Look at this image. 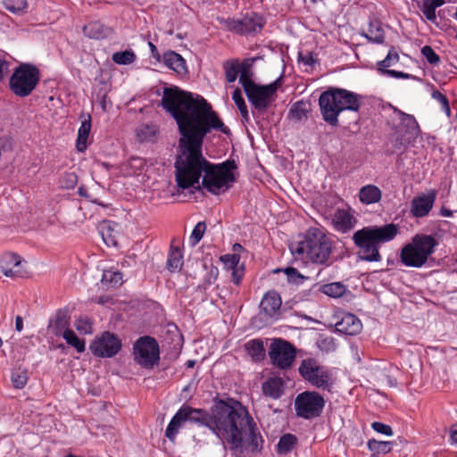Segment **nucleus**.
<instances>
[{
  "mask_svg": "<svg viewBox=\"0 0 457 457\" xmlns=\"http://www.w3.org/2000/svg\"><path fill=\"white\" fill-rule=\"evenodd\" d=\"M162 105L175 119L180 133L175 163L179 188H199L204 173L202 184L209 192L218 195L227 191L235 181L236 162L228 160L212 165L203 156L202 145L204 137L212 129L228 134V129L203 96H194L177 87H165Z\"/></svg>",
  "mask_w": 457,
  "mask_h": 457,
  "instance_id": "f257e3e1",
  "label": "nucleus"
},
{
  "mask_svg": "<svg viewBox=\"0 0 457 457\" xmlns=\"http://www.w3.org/2000/svg\"><path fill=\"white\" fill-rule=\"evenodd\" d=\"M205 427L230 450L242 453L244 449L257 452L262 448L263 440L256 423L239 402L218 403L206 418Z\"/></svg>",
  "mask_w": 457,
  "mask_h": 457,
  "instance_id": "f03ea898",
  "label": "nucleus"
},
{
  "mask_svg": "<svg viewBox=\"0 0 457 457\" xmlns=\"http://www.w3.org/2000/svg\"><path fill=\"white\" fill-rule=\"evenodd\" d=\"M398 234V227L394 224L369 226L355 231L353 241L358 251V258L365 262H380L379 245L393 240Z\"/></svg>",
  "mask_w": 457,
  "mask_h": 457,
  "instance_id": "7ed1b4c3",
  "label": "nucleus"
},
{
  "mask_svg": "<svg viewBox=\"0 0 457 457\" xmlns=\"http://www.w3.org/2000/svg\"><path fill=\"white\" fill-rule=\"evenodd\" d=\"M293 255L315 264H325L332 253V242L323 229L310 228L304 238L290 245Z\"/></svg>",
  "mask_w": 457,
  "mask_h": 457,
  "instance_id": "20e7f679",
  "label": "nucleus"
},
{
  "mask_svg": "<svg viewBox=\"0 0 457 457\" xmlns=\"http://www.w3.org/2000/svg\"><path fill=\"white\" fill-rule=\"evenodd\" d=\"M437 245L436 239L431 235L417 234L411 241L401 250V262L410 268L423 267Z\"/></svg>",
  "mask_w": 457,
  "mask_h": 457,
  "instance_id": "39448f33",
  "label": "nucleus"
},
{
  "mask_svg": "<svg viewBox=\"0 0 457 457\" xmlns=\"http://www.w3.org/2000/svg\"><path fill=\"white\" fill-rule=\"evenodd\" d=\"M39 79L40 72L36 66L21 63L10 77V90L17 96L26 97L34 91Z\"/></svg>",
  "mask_w": 457,
  "mask_h": 457,
  "instance_id": "423d86ee",
  "label": "nucleus"
},
{
  "mask_svg": "<svg viewBox=\"0 0 457 457\" xmlns=\"http://www.w3.org/2000/svg\"><path fill=\"white\" fill-rule=\"evenodd\" d=\"M301 377L315 387L329 389L332 384V376L328 369L322 366L314 358H306L298 367Z\"/></svg>",
  "mask_w": 457,
  "mask_h": 457,
  "instance_id": "0eeeda50",
  "label": "nucleus"
},
{
  "mask_svg": "<svg viewBox=\"0 0 457 457\" xmlns=\"http://www.w3.org/2000/svg\"><path fill=\"white\" fill-rule=\"evenodd\" d=\"M324 406V398L315 391L303 392L295 400L296 415L306 420L319 417Z\"/></svg>",
  "mask_w": 457,
  "mask_h": 457,
  "instance_id": "6e6552de",
  "label": "nucleus"
},
{
  "mask_svg": "<svg viewBox=\"0 0 457 457\" xmlns=\"http://www.w3.org/2000/svg\"><path fill=\"white\" fill-rule=\"evenodd\" d=\"M295 348L287 341L274 339L270 346L269 355L272 363L279 369L292 366L295 359Z\"/></svg>",
  "mask_w": 457,
  "mask_h": 457,
  "instance_id": "1a4fd4ad",
  "label": "nucleus"
},
{
  "mask_svg": "<svg viewBox=\"0 0 457 457\" xmlns=\"http://www.w3.org/2000/svg\"><path fill=\"white\" fill-rule=\"evenodd\" d=\"M279 81L277 79L265 86L255 85L245 91L249 102L256 110L264 112L268 108L279 87Z\"/></svg>",
  "mask_w": 457,
  "mask_h": 457,
  "instance_id": "9d476101",
  "label": "nucleus"
},
{
  "mask_svg": "<svg viewBox=\"0 0 457 457\" xmlns=\"http://www.w3.org/2000/svg\"><path fill=\"white\" fill-rule=\"evenodd\" d=\"M120 348V340L114 334L108 331L96 337L90 345L92 353L101 358H111L116 355Z\"/></svg>",
  "mask_w": 457,
  "mask_h": 457,
  "instance_id": "9b49d317",
  "label": "nucleus"
},
{
  "mask_svg": "<svg viewBox=\"0 0 457 457\" xmlns=\"http://www.w3.org/2000/svg\"><path fill=\"white\" fill-rule=\"evenodd\" d=\"M338 95L337 88L323 92L319 98V105L323 120L331 126L338 124L340 108L337 104Z\"/></svg>",
  "mask_w": 457,
  "mask_h": 457,
  "instance_id": "f8f14e48",
  "label": "nucleus"
},
{
  "mask_svg": "<svg viewBox=\"0 0 457 457\" xmlns=\"http://www.w3.org/2000/svg\"><path fill=\"white\" fill-rule=\"evenodd\" d=\"M227 28L235 33L246 34L261 31L264 21L262 16L252 13L245 15L241 20L228 19L225 21Z\"/></svg>",
  "mask_w": 457,
  "mask_h": 457,
  "instance_id": "ddd939ff",
  "label": "nucleus"
},
{
  "mask_svg": "<svg viewBox=\"0 0 457 457\" xmlns=\"http://www.w3.org/2000/svg\"><path fill=\"white\" fill-rule=\"evenodd\" d=\"M437 192L435 189H429L426 193L416 195L411 202L410 212L415 218H423L432 210L436 202Z\"/></svg>",
  "mask_w": 457,
  "mask_h": 457,
  "instance_id": "4468645a",
  "label": "nucleus"
},
{
  "mask_svg": "<svg viewBox=\"0 0 457 457\" xmlns=\"http://www.w3.org/2000/svg\"><path fill=\"white\" fill-rule=\"evenodd\" d=\"M336 319L337 320L334 323L335 328L341 334L353 336L360 333L362 329L361 321L352 313L342 312Z\"/></svg>",
  "mask_w": 457,
  "mask_h": 457,
  "instance_id": "2eb2a0df",
  "label": "nucleus"
},
{
  "mask_svg": "<svg viewBox=\"0 0 457 457\" xmlns=\"http://www.w3.org/2000/svg\"><path fill=\"white\" fill-rule=\"evenodd\" d=\"M281 297L274 290L267 292L260 303L261 314L266 319H278L280 314Z\"/></svg>",
  "mask_w": 457,
  "mask_h": 457,
  "instance_id": "dca6fc26",
  "label": "nucleus"
},
{
  "mask_svg": "<svg viewBox=\"0 0 457 457\" xmlns=\"http://www.w3.org/2000/svg\"><path fill=\"white\" fill-rule=\"evenodd\" d=\"M331 222L335 230L346 233L355 227L357 220L350 209H337L332 217Z\"/></svg>",
  "mask_w": 457,
  "mask_h": 457,
  "instance_id": "f3484780",
  "label": "nucleus"
},
{
  "mask_svg": "<svg viewBox=\"0 0 457 457\" xmlns=\"http://www.w3.org/2000/svg\"><path fill=\"white\" fill-rule=\"evenodd\" d=\"M0 270L6 277H22L21 258L14 253H5L0 259Z\"/></svg>",
  "mask_w": 457,
  "mask_h": 457,
  "instance_id": "a211bd4d",
  "label": "nucleus"
},
{
  "mask_svg": "<svg viewBox=\"0 0 457 457\" xmlns=\"http://www.w3.org/2000/svg\"><path fill=\"white\" fill-rule=\"evenodd\" d=\"M160 347L158 342L145 336V370H153L160 363Z\"/></svg>",
  "mask_w": 457,
  "mask_h": 457,
  "instance_id": "6ab92c4d",
  "label": "nucleus"
},
{
  "mask_svg": "<svg viewBox=\"0 0 457 457\" xmlns=\"http://www.w3.org/2000/svg\"><path fill=\"white\" fill-rule=\"evenodd\" d=\"M225 268L231 271L232 280L235 284L238 285L244 276L245 268L239 265L240 255L237 253H228L220 257Z\"/></svg>",
  "mask_w": 457,
  "mask_h": 457,
  "instance_id": "aec40b11",
  "label": "nucleus"
},
{
  "mask_svg": "<svg viewBox=\"0 0 457 457\" xmlns=\"http://www.w3.org/2000/svg\"><path fill=\"white\" fill-rule=\"evenodd\" d=\"M338 95L337 104L340 113L344 111L356 112L360 108V96L346 89L337 88Z\"/></svg>",
  "mask_w": 457,
  "mask_h": 457,
  "instance_id": "412c9836",
  "label": "nucleus"
},
{
  "mask_svg": "<svg viewBox=\"0 0 457 457\" xmlns=\"http://www.w3.org/2000/svg\"><path fill=\"white\" fill-rule=\"evenodd\" d=\"M117 225L112 221H104L99 227L102 238L107 246H118L119 232Z\"/></svg>",
  "mask_w": 457,
  "mask_h": 457,
  "instance_id": "4be33fe9",
  "label": "nucleus"
},
{
  "mask_svg": "<svg viewBox=\"0 0 457 457\" xmlns=\"http://www.w3.org/2000/svg\"><path fill=\"white\" fill-rule=\"evenodd\" d=\"M91 131V117L89 114L84 117L81 121L80 127L78 130V137L76 140V148L79 152L83 153L87 147V139Z\"/></svg>",
  "mask_w": 457,
  "mask_h": 457,
  "instance_id": "5701e85b",
  "label": "nucleus"
},
{
  "mask_svg": "<svg viewBox=\"0 0 457 457\" xmlns=\"http://www.w3.org/2000/svg\"><path fill=\"white\" fill-rule=\"evenodd\" d=\"M401 124L405 129L406 140L411 141L419 137L420 133V126L411 114L400 112Z\"/></svg>",
  "mask_w": 457,
  "mask_h": 457,
  "instance_id": "b1692460",
  "label": "nucleus"
},
{
  "mask_svg": "<svg viewBox=\"0 0 457 457\" xmlns=\"http://www.w3.org/2000/svg\"><path fill=\"white\" fill-rule=\"evenodd\" d=\"M70 320L71 317L69 314L68 310L62 309L59 310L55 317L54 319L52 328L54 332V334L58 337L64 334L66 331H69L71 328L70 327Z\"/></svg>",
  "mask_w": 457,
  "mask_h": 457,
  "instance_id": "393cba45",
  "label": "nucleus"
},
{
  "mask_svg": "<svg viewBox=\"0 0 457 457\" xmlns=\"http://www.w3.org/2000/svg\"><path fill=\"white\" fill-rule=\"evenodd\" d=\"M284 383L280 378H270L262 384V392L266 396L278 399L283 395Z\"/></svg>",
  "mask_w": 457,
  "mask_h": 457,
  "instance_id": "a878e982",
  "label": "nucleus"
},
{
  "mask_svg": "<svg viewBox=\"0 0 457 457\" xmlns=\"http://www.w3.org/2000/svg\"><path fill=\"white\" fill-rule=\"evenodd\" d=\"M381 190L375 185H366L359 191V199L364 204H372L380 201Z\"/></svg>",
  "mask_w": 457,
  "mask_h": 457,
  "instance_id": "bb28decb",
  "label": "nucleus"
},
{
  "mask_svg": "<svg viewBox=\"0 0 457 457\" xmlns=\"http://www.w3.org/2000/svg\"><path fill=\"white\" fill-rule=\"evenodd\" d=\"M163 62L168 68L179 74H184L187 71L185 60L173 51L164 54Z\"/></svg>",
  "mask_w": 457,
  "mask_h": 457,
  "instance_id": "cd10ccee",
  "label": "nucleus"
},
{
  "mask_svg": "<svg viewBox=\"0 0 457 457\" xmlns=\"http://www.w3.org/2000/svg\"><path fill=\"white\" fill-rule=\"evenodd\" d=\"M83 32L86 37L93 39H102L106 37L111 30L104 26L100 21H91L84 26Z\"/></svg>",
  "mask_w": 457,
  "mask_h": 457,
  "instance_id": "c85d7f7f",
  "label": "nucleus"
},
{
  "mask_svg": "<svg viewBox=\"0 0 457 457\" xmlns=\"http://www.w3.org/2000/svg\"><path fill=\"white\" fill-rule=\"evenodd\" d=\"M183 412L184 411H182L180 408L172 417L171 420L170 421L166 428L165 435L171 441H173L176 438V436L178 435L179 431L187 422L185 419V414H183Z\"/></svg>",
  "mask_w": 457,
  "mask_h": 457,
  "instance_id": "c756f323",
  "label": "nucleus"
},
{
  "mask_svg": "<svg viewBox=\"0 0 457 457\" xmlns=\"http://www.w3.org/2000/svg\"><path fill=\"white\" fill-rule=\"evenodd\" d=\"M445 4V0H424L420 6V10L428 21L436 23V8L444 5Z\"/></svg>",
  "mask_w": 457,
  "mask_h": 457,
  "instance_id": "7c9ffc66",
  "label": "nucleus"
},
{
  "mask_svg": "<svg viewBox=\"0 0 457 457\" xmlns=\"http://www.w3.org/2000/svg\"><path fill=\"white\" fill-rule=\"evenodd\" d=\"M181 410L184 411L186 421L192 423H200L205 426V420L209 413H205L201 409H194L189 406H182Z\"/></svg>",
  "mask_w": 457,
  "mask_h": 457,
  "instance_id": "2f4dec72",
  "label": "nucleus"
},
{
  "mask_svg": "<svg viewBox=\"0 0 457 457\" xmlns=\"http://www.w3.org/2000/svg\"><path fill=\"white\" fill-rule=\"evenodd\" d=\"M101 283L106 287H114L122 283V274L118 270H104Z\"/></svg>",
  "mask_w": 457,
  "mask_h": 457,
  "instance_id": "473e14b6",
  "label": "nucleus"
},
{
  "mask_svg": "<svg viewBox=\"0 0 457 457\" xmlns=\"http://www.w3.org/2000/svg\"><path fill=\"white\" fill-rule=\"evenodd\" d=\"M320 291L328 296L337 298L346 292V287L341 282H333L321 286Z\"/></svg>",
  "mask_w": 457,
  "mask_h": 457,
  "instance_id": "72a5a7b5",
  "label": "nucleus"
},
{
  "mask_svg": "<svg viewBox=\"0 0 457 457\" xmlns=\"http://www.w3.org/2000/svg\"><path fill=\"white\" fill-rule=\"evenodd\" d=\"M252 71L250 70V64L247 62H244L241 64V68L239 71V82L242 85L245 92L255 86L256 84L252 80Z\"/></svg>",
  "mask_w": 457,
  "mask_h": 457,
  "instance_id": "f704fd0d",
  "label": "nucleus"
},
{
  "mask_svg": "<svg viewBox=\"0 0 457 457\" xmlns=\"http://www.w3.org/2000/svg\"><path fill=\"white\" fill-rule=\"evenodd\" d=\"M61 337L66 341V343L76 349L79 353H83L86 349V342L84 339H80L77 337L75 332L71 329L66 331Z\"/></svg>",
  "mask_w": 457,
  "mask_h": 457,
  "instance_id": "c9c22d12",
  "label": "nucleus"
},
{
  "mask_svg": "<svg viewBox=\"0 0 457 457\" xmlns=\"http://www.w3.org/2000/svg\"><path fill=\"white\" fill-rule=\"evenodd\" d=\"M225 77L228 82L232 83L235 82L239 75V71L241 68L240 63L237 60H230L227 61L223 64Z\"/></svg>",
  "mask_w": 457,
  "mask_h": 457,
  "instance_id": "e433bc0d",
  "label": "nucleus"
},
{
  "mask_svg": "<svg viewBox=\"0 0 457 457\" xmlns=\"http://www.w3.org/2000/svg\"><path fill=\"white\" fill-rule=\"evenodd\" d=\"M182 257L181 251L172 247L168 256L167 268L172 272L179 270L183 264Z\"/></svg>",
  "mask_w": 457,
  "mask_h": 457,
  "instance_id": "4c0bfd02",
  "label": "nucleus"
},
{
  "mask_svg": "<svg viewBox=\"0 0 457 457\" xmlns=\"http://www.w3.org/2000/svg\"><path fill=\"white\" fill-rule=\"evenodd\" d=\"M392 442L388 441H378L375 439H370L367 443V446L369 450L373 454H381L387 453L392 450Z\"/></svg>",
  "mask_w": 457,
  "mask_h": 457,
  "instance_id": "58836bf2",
  "label": "nucleus"
},
{
  "mask_svg": "<svg viewBox=\"0 0 457 457\" xmlns=\"http://www.w3.org/2000/svg\"><path fill=\"white\" fill-rule=\"evenodd\" d=\"M297 439L292 434H286L282 436L278 443V453L280 454H287L295 445Z\"/></svg>",
  "mask_w": 457,
  "mask_h": 457,
  "instance_id": "ea45409f",
  "label": "nucleus"
},
{
  "mask_svg": "<svg viewBox=\"0 0 457 457\" xmlns=\"http://www.w3.org/2000/svg\"><path fill=\"white\" fill-rule=\"evenodd\" d=\"M366 37L374 43H382L385 39V34L382 27L378 22H370Z\"/></svg>",
  "mask_w": 457,
  "mask_h": 457,
  "instance_id": "a19ab883",
  "label": "nucleus"
},
{
  "mask_svg": "<svg viewBox=\"0 0 457 457\" xmlns=\"http://www.w3.org/2000/svg\"><path fill=\"white\" fill-rule=\"evenodd\" d=\"M247 353L255 360H260L264 355L263 345L261 340L253 339L245 344Z\"/></svg>",
  "mask_w": 457,
  "mask_h": 457,
  "instance_id": "79ce46f5",
  "label": "nucleus"
},
{
  "mask_svg": "<svg viewBox=\"0 0 457 457\" xmlns=\"http://www.w3.org/2000/svg\"><path fill=\"white\" fill-rule=\"evenodd\" d=\"M135 54L129 50L116 52L112 54V61L120 65L130 64L135 61Z\"/></svg>",
  "mask_w": 457,
  "mask_h": 457,
  "instance_id": "37998d69",
  "label": "nucleus"
},
{
  "mask_svg": "<svg viewBox=\"0 0 457 457\" xmlns=\"http://www.w3.org/2000/svg\"><path fill=\"white\" fill-rule=\"evenodd\" d=\"M399 54L394 49L389 50L386 58L378 62V71L381 74V68L387 69L399 62Z\"/></svg>",
  "mask_w": 457,
  "mask_h": 457,
  "instance_id": "c03bdc74",
  "label": "nucleus"
},
{
  "mask_svg": "<svg viewBox=\"0 0 457 457\" xmlns=\"http://www.w3.org/2000/svg\"><path fill=\"white\" fill-rule=\"evenodd\" d=\"M76 329L83 335H89L93 332L92 321L87 316H80L75 320Z\"/></svg>",
  "mask_w": 457,
  "mask_h": 457,
  "instance_id": "a18cd8bd",
  "label": "nucleus"
},
{
  "mask_svg": "<svg viewBox=\"0 0 457 457\" xmlns=\"http://www.w3.org/2000/svg\"><path fill=\"white\" fill-rule=\"evenodd\" d=\"M4 4L8 11L13 13H21L28 7L26 0H4Z\"/></svg>",
  "mask_w": 457,
  "mask_h": 457,
  "instance_id": "49530a36",
  "label": "nucleus"
},
{
  "mask_svg": "<svg viewBox=\"0 0 457 457\" xmlns=\"http://www.w3.org/2000/svg\"><path fill=\"white\" fill-rule=\"evenodd\" d=\"M232 99L235 102L236 105L237 106L238 110L240 111L241 115L243 118L247 120H248V111L247 106L245 103V100L242 96V94L239 89H236L232 94Z\"/></svg>",
  "mask_w": 457,
  "mask_h": 457,
  "instance_id": "de8ad7c7",
  "label": "nucleus"
},
{
  "mask_svg": "<svg viewBox=\"0 0 457 457\" xmlns=\"http://www.w3.org/2000/svg\"><path fill=\"white\" fill-rule=\"evenodd\" d=\"M28 381L27 372L21 370H15L12 373V382L14 387L23 388Z\"/></svg>",
  "mask_w": 457,
  "mask_h": 457,
  "instance_id": "09e8293b",
  "label": "nucleus"
},
{
  "mask_svg": "<svg viewBox=\"0 0 457 457\" xmlns=\"http://www.w3.org/2000/svg\"><path fill=\"white\" fill-rule=\"evenodd\" d=\"M205 230L206 224L204 221H200L195 226L190 236V243L193 246L200 242L204 235Z\"/></svg>",
  "mask_w": 457,
  "mask_h": 457,
  "instance_id": "8fccbe9b",
  "label": "nucleus"
},
{
  "mask_svg": "<svg viewBox=\"0 0 457 457\" xmlns=\"http://www.w3.org/2000/svg\"><path fill=\"white\" fill-rule=\"evenodd\" d=\"M306 114L307 111L305 109V104L302 102H298L294 104L289 111V115L295 120H301L306 118Z\"/></svg>",
  "mask_w": 457,
  "mask_h": 457,
  "instance_id": "3c124183",
  "label": "nucleus"
},
{
  "mask_svg": "<svg viewBox=\"0 0 457 457\" xmlns=\"http://www.w3.org/2000/svg\"><path fill=\"white\" fill-rule=\"evenodd\" d=\"M421 54L427 59V61L431 64H437L440 62L439 56L436 54V52L429 46H425L421 49Z\"/></svg>",
  "mask_w": 457,
  "mask_h": 457,
  "instance_id": "603ef678",
  "label": "nucleus"
},
{
  "mask_svg": "<svg viewBox=\"0 0 457 457\" xmlns=\"http://www.w3.org/2000/svg\"><path fill=\"white\" fill-rule=\"evenodd\" d=\"M78 181L77 175L74 172H67L62 175L61 185L66 188H73Z\"/></svg>",
  "mask_w": 457,
  "mask_h": 457,
  "instance_id": "864d4df0",
  "label": "nucleus"
},
{
  "mask_svg": "<svg viewBox=\"0 0 457 457\" xmlns=\"http://www.w3.org/2000/svg\"><path fill=\"white\" fill-rule=\"evenodd\" d=\"M134 359L135 361L142 365L143 364V337L137 339L134 344Z\"/></svg>",
  "mask_w": 457,
  "mask_h": 457,
  "instance_id": "5fc2aeb1",
  "label": "nucleus"
},
{
  "mask_svg": "<svg viewBox=\"0 0 457 457\" xmlns=\"http://www.w3.org/2000/svg\"><path fill=\"white\" fill-rule=\"evenodd\" d=\"M371 428L378 433L386 435V436H392L393 430L390 426L378 422L374 421L371 423Z\"/></svg>",
  "mask_w": 457,
  "mask_h": 457,
  "instance_id": "6e6d98bb",
  "label": "nucleus"
},
{
  "mask_svg": "<svg viewBox=\"0 0 457 457\" xmlns=\"http://www.w3.org/2000/svg\"><path fill=\"white\" fill-rule=\"evenodd\" d=\"M432 97L442 104L443 108L445 110L446 113L449 115L450 114V106H449V102H448L446 96L439 91H434L432 93Z\"/></svg>",
  "mask_w": 457,
  "mask_h": 457,
  "instance_id": "4d7b16f0",
  "label": "nucleus"
},
{
  "mask_svg": "<svg viewBox=\"0 0 457 457\" xmlns=\"http://www.w3.org/2000/svg\"><path fill=\"white\" fill-rule=\"evenodd\" d=\"M381 75L389 76L395 79H410L411 76L403 71H397L394 70L381 68Z\"/></svg>",
  "mask_w": 457,
  "mask_h": 457,
  "instance_id": "13d9d810",
  "label": "nucleus"
},
{
  "mask_svg": "<svg viewBox=\"0 0 457 457\" xmlns=\"http://www.w3.org/2000/svg\"><path fill=\"white\" fill-rule=\"evenodd\" d=\"M158 134V129L155 126H146L145 127V142L150 141L154 142Z\"/></svg>",
  "mask_w": 457,
  "mask_h": 457,
  "instance_id": "bf43d9fd",
  "label": "nucleus"
},
{
  "mask_svg": "<svg viewBox=\"0 0 457 457\" xmlns=\"http://www.w3.org/2000/svg\"><path fill=\"white\" fill-rule=\"evenodd\" d=\"M9 71V62L5 59L4 53H0V81L4 78Z\"/></svg>",
  "mask_w": 457,
  "mask_h": 457,
  "instance_id": "052dcab7",
  "label": "nucleus"
},
{
  "mask_svg": "<svg viewBox=\"0 0 457 457\" xmlns=\"http://www.w3.org/2000/svg\"><path fill=\"white\" fill-rule=\"evenodd\" d=\"M143 164V162L140 158H132L130 161H129V165L131 167H135L137 169H138V171L136 170L133 172L134 175H140L141 174V170H140V168Z\"/></svg>",
  "mask_w": 457,
  "mask_h": 457,
  "instance_id": "680f3d73",
  "label": "nucleus"
},
{
  "mask_svg": "<svg viewBox=\"0 0 457 457\" xmlns=\"http://www.w3.org/2000/svg\"><path fill=\"white\" fill-rule=\"evenodd\" d=\"M148 46L150 48V51H151V54H152V56L153 58L156 61V62H159L160 59H161V56H160V54L159 52L157 51L155 46L152 43V42H148Z\"/></svg>",
  "mask_w": 457,
  "mask_h": 457,
  "instance_id": "e2e57ef3",
  "label": "nucleus"
},
{
  "mask_svg": "<svg viewBox=\"0 0 457 457\" xmlns=\"http://www.w3.org/2000/svg\"><path fill=\"white\" fill-rule=\"evenodd\" d=\"M286 274L288 276L290 279H295V278L302 277L295 268H287L285 270Z\"/></svg>",
  "mask_w": 457,
  "mask_h": 457,
  "instance_id": "0e129e2a",
  "label": "nucleus"
},
{
  "mask_svg": "<svg viewBox=\"0 0 457 457\" xmlns=\"http://www.w3.org/2000/svg\"><path fill=\"white\" fill-rule=\"evenodd\" d=\"M450 439L453 444H457V424L453 425L450 429Z\"/></svg>",
  "mask_w": 457,
  "mask_h": 457,
  "instance_id": "69168bd1",
  "label": "nucleus"
},
{
  "mask_svg": "<svg viewBox=\"0 0 457 457\" xmlns=\"http://www.w3.org/2000/svg\"><path fill=\"white\" fill-rule=\"evenodd\" d=\"M15 329L21 332L23 329V320L21 316L15 318Z\"/></svg>",
  "mask_w": 457,
  "mask_h": 457,
  "instance_id": "338daca9",
  "label": "nucleus"
},
{
  "mask_svg": "<svg viewBox=\"0 0 457 457\" xmlns=\"http://www.w3.org/2000/svg\"><path fill=\"white\" fill-rule=\"evenodd\" d=\"M440 213L444 217H452L453 212L449 209L442 208Z\"/></svg>",
  "mask_w": 457,
  "mask_h": 457,
  "instance_id": "774afa93",
  "label": "nucleus"
}]
</instances>
